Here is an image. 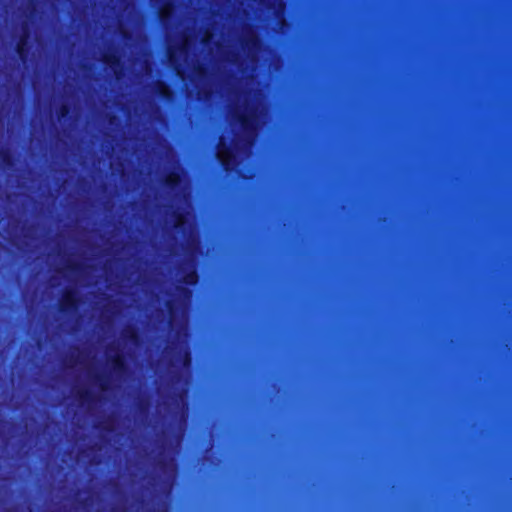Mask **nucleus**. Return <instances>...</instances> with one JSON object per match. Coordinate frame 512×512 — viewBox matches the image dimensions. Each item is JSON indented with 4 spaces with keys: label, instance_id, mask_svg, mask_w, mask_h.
Returning a JSON list of instances; mask_svg holds the SVG:
<instances>
[{
    "label": "nucleus",
    "instance_id": "21",
    "mask_svg": "<svg viewBox=\"0 0 512 512\" xmlns=\"http://www.w3.org/2000/svg\"><path fill=\"white\" fill-rule=\"evenodd\" d=\"M121 35L125 39H130L131 38V34L128 31H122Z\"/></svg>",
    "mask_w": 512,
    "mask_h": 512
},
{
    "label": "nucleus",
    "instance_id": "18",
    "mask_svg": "<svg viewBox=\"0 0 512 512\" xmlns=\"http://www.w3.org/2000/svg\"><path fill=\"white\" fill-rule=\"evenodd\" d=\"M196 73L199 77H204L207 75V68L204 65H200L196 68Z\"/></svg>",
    "mask_w": 512,
    "mask_h": 512
},
{
    "label": "nucleus",
    "instance_id": "20",
    "mask_svg": "<svg viewBox=\"0 0 512 512\" xmlns=\"http://www.w3.org/2000/svg\"><path fill=\"white\" fill-rule=\"evenodd\" d=\"M166 305H167V308H168L169 312L171 314H173V312H174V303H173V301H168Z\"/></svg>",
    "mask_w": 512,
    "mask_h": 512
},
{
    "label": "nucleus",
    "instance_id": "14",
    "mask_svg": "<svg viewBox=\"0 0 512 512\" xmlns=\"http://www.w3.org/2000/svg\"><path fill=\"white\" fill-rule=\"evenodd\" d=\"M186 215L184 212L176 211L173 214V227L178 230H184L186 225Z\"/></svg>",
    "mask_w": 512,
    "mask_h": 512
},
{
    "label": "nucleus",
    "instance_id": "8",
    "mask_svg": "<svg viewBox=\"0 0 512 512\" xmlns=\"http://www.w3.org/2000/svg\"><path fill=\"white\" fill-rule=\"evenodd\" d=\"M155 92L164 101H170L173 98V91L166 81H157Z\"/></svg>",
    "mask_w": 512,
    "mask_h": 512
},
{
    "label": "nucleus",
    "instance_id": "23",
    "mask_svg": "<svg viewBox=\"0 0 512 512\" xmlns=\"http://www.w3.org/2000/svg\"><path fill=\"white\" fill-rule=\"evenodd\" d=\"M103 429L109 432L112 431V429L108 425L104 426Z\"/></svg>",
    "mask_w": 512,
    "mask_h": 512
},
{
    "label": "nucleus",
    "instance_id": "5",
    "mask_svg": "<svg viewBox=\"0 0 512 512\" xmlns=\"http://www.w3.org/2000/svg\"><path fill=\"white\" fill-rule=\"evenodd\" d=\"M101 60L106 67H109L112 69V71L114 72V74L117 78L120 77L123 65L121 62V58L116 51L104 53L102 55Z\"/></svg>",
    "mask_w": 512,
    "mask_h": 512
},
{
    "label": "nucleus",
    "instance_id": "4",
    "mask_svg": "<svg viewBox=\"0 0 512 512\" xmlns=\"http://www.w3.org/2000/svg\"><path fill=\"white\" fill-rule=\"evenodd\" d=\"M108 362L111 371L117 376H123L128 370L125 355L119 350L108 358Z\"/></svg>",
    "mask_w": 512,
    "mask_h": 512
},
{
    "label": "nucleus",
    "instance_id": "10",
    "mask_svg": "<svg viewBox=\"0 0 512 512\" xmlns=\"http://www.w3.org/2000/svg\"><path fill=\"white\" fill-rule=\"evenodd\" d=\"M242 47L248 50L258 49L261 45L259 37L251 32L241 40Z\"/></svg>",
    "mask_w": 512,
    "mask_h": 512
},
{
    "label": "nucleus",
    "instance_id": "16",
    "mask_svg": "<svg viewBox=\"0 0 512 512\" xmlns=\"http://www.w3.org/2000/svg\"><path fill=\"white\" fill-rule=\"evenodd\" d=\"M0 163L7 168L14 165V157L9 149H2L0 151Z\"/></svg>",
    "mask_w": 512,
    "mask_h": 512
},
{
    "label": "nucleus",
    "instance_id": "13",
    "mask_svg": "<svg viewBox=\"0 0 512 512\" xmlns=\"http://www.w3.org/2000/svg\"><path fill=\"white\" fill-rule=\"evenodd\" d=\"M94 382L97 384L99 389L103 392H106L110 389V379L109 376L104 374H95L93 376Z\"/></svg>",
    "mask_w": 512,
    "mask_h": 512
},
{
    "label": "nucleus",
    "instance_id": "6",
    "mask_svg": "<svg viewBox=\"0 0 512 512\" xmlns=\"http://www.w3.org/2000/svg\"><path fill=\"white\" fill-rule=\"evenodd\" d=\"M234 119L240 124L244 131H251L254 129V118L252 114L246 112H237L234 114Z\"/></svg>",
    "mask_w": 512,
    "mask_h": 512
},
{
    "label": "nucleus",
    "instance_id": "17",
    "mask_svg": "<svg viewBox=\"0 0 512 512\" xmlns=\"http://www.w3.org/2000/svg\"><path fill=\"white\" fill-rule=\"evenodd\" d=\"M67 268H68L69 271L75 273V272H78L80 270L81 265L78 264V263H75V262H68L67 263Z\"/></svg>",
    "mask_w": 512,
    "mask_h": 512
},
{
    "label": "nucleus",
    "instance_id": "3",
    "mask_svg": "<svg viewBox=\"0 0 512 512\" xmlns=\"http://www.w3.org/2000/svg\"><path fill=\"white\" fill-rule=\"evenodd\" d=\"M29 39H30V31L28 29L27 25H23L22 27V33L19 36L15 51L19 58L25 62L28 59L29 52H30V45H29Z\"/></svg>",
    "mask_w": 512,
    "mask_h": 512
},
{
    "label": "nucleus",
    "instance_id": "11",
    "mask_svg": "<svg viewBox=\"0 0 512 512\" xmlns=\"http://www.w3.org/2000/svg\"><path fill=\"white\" fill-rule=\"evenodd\" d=\"M59 121H67L71 119L72 107L69 103H62L56 111Z\"/></svg>",
    "mask_w": 512,
    "mask_h": 512
},
{
    "label": "nucleus",
    "instance_id": "2",
    "mask_svg": "<svg viewBox=\"0 0 512 512\" xmlns=\"http://www.w3.org/2000/svg\"><path fill=\"white\" fill-rule=\"evenodd\" d=\"M234 158L235 156L231 143L221 137L217 145V159L225 171L231 170Z\"/></svg>",
    "mask_w": 512,
    "mask_h": 512
},
{
    "label": "nucleus",
    "instance_id": "22",
    "mask_svg": "<svg viewBox=\"0 0 512 512\" xmlns=\"http://www.w3.org/2000/svg\"><path fill=\"white\" fill-rule=\"evenodd\" d=\"M138 407H139V410H140V411H143V409H144V404H143V402H142V401H141V402H139Z\"/></svg>",
    "mask_w": 512,
    "mask_h": 512
},
{
    "label": "nucleus",
    "instance_id": "9",
    "mask_svg": "<svg viewBox=\"0 0 512 512\" xmlns=\"http://www.w3.org/2000/svg\"><path fill=\"white\" fill-rule=\"evenodd\" d=\"M182 182V175L179 171H170L163 180L165 187L173 190L180 186Z\"/></svg>",
    "mask_w": 512,
    "mask_h": 512
},
{
    "label": "nucleus",
    "instance_id": "12",
    "mask_svg": "<svg viewBox=\"0 0 512 512\" xmlns=\"http://www.w3.org/2000/svg\"><path fill=\"white\" fill-rule=\"evenodd\" d=\"M181 281L186 284V285H189V286H195L198 281H199V275H198V272L195 270V269H191L189 271H186L182 278H181Z\"/></svg>",
    "mask_w": 512,
    "mask_h": 512
},
{
    "label": "nucleus",
    "instance_id": "19",
    "mask_svg": "<svg viewBox=\"0 0 512 512\" xmlns=\"http://www.w3.org/2000/svg\"><path fill=\"white\" fill-rule=\"evenodd\" d=\"M177 291L184 295V296H190L191 295V291L188 289V288H185V287H182V286H178L177 287Z\"/></svg>",
    "mask_w": 512,
    "mask_h": 512
},
{
    "label": "nucleus",
    "instance_id": "7",
    "mask_svg": "<svg viewBox=\"0 0 512 512\" xmlns=\"http://www.w3.org/2000/svg\"><path fill=\"white\" fill-rule=\"evenodd\" d=\"M75 397L80 405L91 406L96 402L95 394L87 388L77 390Z\"/></svg>",
    "mask_w": 512,
    "mask_h": 512
},
{
    "label": "nucleus",
    "instance_id": "15",
    "mask_svg": "<svg viewBox=\"0 0 512 512\" xmlns=\"http://www.w3.org/2000/svg\"><path fill=\"white\" fill-rule=\"evenodd\" d=\"M123 338L132 344H138L140 341L139 331L135 327L126 329L123 333Z\"/></svg>",
    "mask_w": 512,
    "mask_h": 512
},
{
    "label": "nucleus",
    "instance_id": "1",
    "mask_svg": "<svg viewBox=\"0 0 512 512\" xmlns=\"http://www.w3.org/2000/svg\"><path fill=\"white\" fill-rule=\"evenodd\" d=\"M80 304L78 293L74 288H66L59 300V312L64 315H70L77 311Z\"/></svg>",
    "mask_w": 512,
    "mask_h": 512
}]
</instances>
